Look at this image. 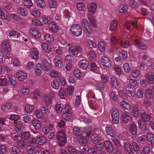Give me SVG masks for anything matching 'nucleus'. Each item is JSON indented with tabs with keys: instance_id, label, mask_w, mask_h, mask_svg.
<instances>
[{
	"instance_id": "f257e3e1",
	"label": "nucleus",
	"mask_w": 154,
	"mask_h": 154,
	"mask_svg": "<svg viewBox=\"0 0 154 154\" xmlns=\"http://www.w3.org/2000/svg\"><path fill=\"white\" fill-rule=\"evenodd\" d=\"M71 34L76 36H79L81 35L82 32V28L79 24H74L70 28Z\"/></svg>"
},
{
	"instance_id": "f03ea898",
	"label": "nucleus",
	"mask_w": 154,
	"mask_h": 154,
	"mask_svg": "<svg viewBox=\"0 0 154 154\" xmlns=\"http://www.w3.org/2000/svg\"><path fill=\"white\" fill-rule=\"evenodd\" d=\"M112 123L118 124L119 122V110L116 108H112L111 110Z\"/></svg>"
},
{
	"instance_id": "7ed1b4c3",
	"label": "nucleus",
	"mask_w": 154,
	"mask_h": 154,
	"mask_svg": "<svg viewBox=\"0 0 154 154\" xmlns=\"http://www.w3.org/2000/svg\"><path fill=\"white\" fill-rule=\"evenodd\" d=\"M57 138L61 145H64L67 140L66 134L63 130H60L58 132Z\"/></svg>"
},
{
	"instance_id": "20e7f679",
	"label": "nucleus",
	"mask_w": 154,
	"mask_h": 154,
	"mask_svg": "<svg viewBox=\"0 0 154 154\" xmlns=\"http://www.w3.org/2000/svg\"><path fill=\"white\" fill-rule=\"evenodd\" d=\"M68 51L73 55H76L79 53L82 52V49L80 46L76 45L75 46H70L68 49Z\"/></svg>"
},
{
	"instance_id": "39448f33",
	"label": "nucleus",
	"mask_w": 154,
	"mask_h": 154,
	"mask_svg": "<svg viewBox=\"0 0 154 154\" xmlns=\"http://www.w3.org/2000/svg\"><path fill=\"white\" fill-rule=\"evenodd\" d=\"M53 61L56 67L59 69L62 68L63 66V60L60 56L59 55L56 56Z\"/></svg>"
},
{
	"instance_id": "423d86ee",
	"label": "nucleus",
	"mask_w": 154,
	"mask_h": 154,
	"mask_svg": "<svg viewBox=\"0 0 154 154\" xmlns=\"http://www.w3.org/2000/svg\"><path fill=\"white\" fill-rule=\"evenodd\" d=\"M97 4L94 2H91L87 5V8L89 12L92 14L95 13L97 9Z\"/></svg>"
},
{
	"instance_id": "0eeeda50",
	"label": "nucleus",
	"mask_w": 154,
	"mask_h": 154,
	"mask_svg": "<svg viewBox=\"0 0 154 154\" xmlns=\"http://www.w3.org/2000/svg\"><path fill=\"white\" fill-rule=\"evenodd\" d=\"M140 116L142 119L146 123L149 122L151 119V116L147 112H143L140 113Z\"/></svg>"
},
{
	"instance_id": "6e6552de",
	"label": "nucleus",
	"mask_w": 154,
	"mask_h": 154,
	"mask_svg": "<svg viewBox=\"0 0 154 154\" xmlns=\"http://www.w3.org/2000/svg\"><path fill=\"white\" fill-rule=\"evenodd\" d=\"M101 62L102 65L104 66L107 68L111 67L110 61L107 57L105 56H102L101 59Z\"/></svg>"
},
{
	"instance_id": "1a4fd4ad",
	"label": "nucleus",
	"mask_w": 154,
	"mask_h": 154,
	"mask_svg": "<svg viewBox=\"0 0 154 154\" xmlns=\"http://www.w3.org/2000/svg\"><path fill=\"white\" fill-rule=\"evenodd\" d=\"M2 48L4 52H9L11 51V45L7 40H5L2 42Z\"/></svg>"
},
{
	"instance_id": "9d476101",
	"label": "nucleus",
	"mask_w": 154,
	"mask_h": 154,
	"mask_svg": "<svg viewBox=\"0 0 154 154\" xmlns=\"http://www.w3.org/2000/svg\"><path fill=\"white\" fill-rule=\"evenodd\" d=\"M105 131L107 135H110L111 137H114L116 136L114 131L110 125H106Z\"/></svg>"
},
{
	"instance_id": "9b49d317",
	"label": "nucleus",
	"mask_w": 154,
	"mask_h": 154,
	"mask_svg": "<svg viewBox=\"0 0 154 154\" xmlns=\"http://www.w3.org/2000/svg\"><path fill=\"white\" fill-rule=\"evenodd\" d=\"M16 77L19 81H23L27 78L26 74L22 71H19L16 73Z\"/></svg>"
},
{
	"instance_id": "f8f14e48",
	"label": "nucleus",
	"mask_w": 154,
	"mask_h": 154,
	"mask_svg": "<svg viewBox=\"0 0 154 154\" xmlns=\"http://www.w3.org/2000/svg\"><path fill=\"white\" fill-rule=\"evenodd\" d=\"M34 72L37 76H39L41 75L42 72V69L41 63H38L37 64L34 68Z\"/></svg>"
},
{
	"instance_id": "ddd939ff",
	"label": "nucleus",
	"mask_w": 154,
	"mask_h": 154,
	"mask_svg": "<svg viewBox=\"0 0 154 154\" xmlns=\"http://www.w3.org/2000/svg\"><path fill=\"white\" fill-rule=\"evenodd\" d=\"M8 13L3 8H0V19L7 20L8 19Z\"/></svg>"
},
{
	"instance_id": "4468645a",
	"label": "nucleus",
	"mask_w": 154,
	"mask_h": 154,
	"mask_svg": "<svg viewBox=\"0 0 154 154\" xmlns=\"http://www.w3.org/2000/svg\"><path fill=\"white\" fill-rule=\"evenodd\" d=\"M145 76L149 84H154V75L152 73L148 72L145 74Z\"/></svg>"
},
{
	"instance_id": "2eb2a0df",
	"label": "nucleus",
	"mask_w": 154,
	"mask_h": 154,
	"mask_svg": "<svg viewBox=\"0 0 154 154\" xmlns=\"http://www.w3.org/2000/svg\"><path fill=\"white\" fill-rule=\"evenodd\" d=\"M89 65L88 62L86 60H81L79 62V67L83 69H87Z\"/></svg>"
},
{
	"instance_id": "dca6fc26",
	"label": "nucleus",
	"mask_w": 154,
	"mask_h": 154,
	"mask_svg": "<svg viewBox=\"0 0 154 154\" xmlns=\"http://www.w3.org/2000/svg\"><path fill=\"white\" fill-rule=\"evenodd\" d=\"M84 129L83 132L85 134L86 136L87 137L91 136V137L92 138L93 136L94 135V133H93L91 127H86L84 128Z\"/></svg>"
},
{
	"instance_id": "f3484780",
	"label": "nucleus",
	"mask_w": 154,
	"mask_h": 154,
	"mask_svg": "<svg viewBox=\"0 0 154 154\" xmlns=\"http://www.w3.org/2000/svg\"><path fill=\"white\" fill-rule=\"evenodd\" d=\"M15 123V130L17 132H21L23 128V124L21 122H16Z\"/></svg>"
},
{
	"instance_id": "a211bd4d",
	"label": "nucleus",
	"mask_w": 154,
	"mask_h": 154,
	"mask_svg": "<svg viewBox=\"0 0 154 154\" xmlns=\"http://www.w3.org/2000/svg\"><path fill=\"white\" fill-rule=\"evenodd\" d=\"M30 53L33 59L36 60L38 58V53L36 48H32L30 50Z\"/></svg>"
},
{
	"instance_id": "6ab92c4d",
	"label": "nucleus",
	"mask_w": 154,
	"mask_h": 154,
	"mask_svg": "<svg viewBox=\"0 0 154 154\" xmlns=\"http://www.w3.org/2000/svg\"><path fill=\"white\" fill-rule=\"evenodd\" d=\"M137 20H135L133 22L131 23L129 22H126L125 25V27L128 30H131V24L136 29L137 28Z\"/></svg>"
},
{
	"instance_id": "aec40b11",
	"label": "nucleus",
	"mask_w": 154,
	"mask_h": 154,
	"mask_svg": "<svg viewBox=\"0 0 154 154\" xmlns=\"http://www.w3.org/2000/svg\"><path fill=\"white\" fill-rule=\"evenodd\" d=\"M106 150L109 152H111L113 149V147L112 142L109 140H107L104 143Z\"/></svg>"
},
{
	"instance_id": "412c9836",
	"label": "nucleus",
	"mask_w": 154,
	"mask_h": 154,
	"mask_svg": "<svg viewBox=\"0 0 154 154\" xmlns=\"http://www.w3.org/2000/svg\"><path fill=\"white\" fill-rule=\"evenodd\" d=\"M12 106V104L11 103H7L2 107L1 110L3 112H7L9 110L11 109Z\"/></svg>"
},
{
	"instance_id": "4be33fe9",
	"label": "nucleus",
	"mask_w": 154,
	"mask_h": 154,
	"mask_svg": "<svg viewBox=\"0 0 154 154\" xmlns=\"http://www.w3.org/2000/svg\"><path fill=\"white\" fill-rule=\"evenodd\" d=\"M30 33L33 37L38 39L41 36L40 34L38 32V30L35 29H31L30 30Z\"/></svg>"
},
{
	"instance_id": "5701e85b",
	"label": "nucleus",
	"mask_w": 154,
	"mask_h": 154,
	"mask_svg": "<svg viewBox=\"0 0 154 154\" xmlns=\"http://www.w3.org/2000/svg\"><path fill=\"white\" fill-rule=\"evenodd\" d=\"M42 62L44 70L48 71L51 69V64L46 59L43 60Z\"/></svg>"
},
{
	"instance_id": "b1692460",
	"label": "nucleus",
	"mask_w": 154,
	"mask_h": 154,
	"mask_svg": "<svg viewBox=\"0 0 154 154\" xmlns=\"http://www.w3.org/2000/svg\"><path fill=\"white\" fill-rule=\"evenodd\" d=\"M125 88L126 91L131 95V96L134 97L135 96V92L130 85H125Z\"/></svg>"
},
{
	"instance_id": "393cba45",
	"label": "nucleus",
	"mask_w": 154,
	"mask_h": 154,
	"mask_svg": "<svg viewBox=\"0 0 154 154\" xmlns=\"http://www.w3.org/2000/svg\"><path fill=\"white\" fill-rule=\"evenodd\" d=\"M124 145L125 150L129 154H133V150L131 145L125 142H124Z\"/></svg>"
},
{
	"instance_id": "a878e982",
	"label": "nucleus",
	"mask_w": 154,
	"mask_h": 154,
	"mask_svg": "<svg viewBox=\"0 0 154 154\" xmlns=\"http://www.w3.org/2000/svg\"><path fill=\"white\" fill-rule=\"evenodd\" d=\"M147 140L149 145L154 144V135L151 133H148L146 135Z\"/></svg>"
},
{
	"instance_id": "bb28decb",
	"label": "nucleus",
	"mask_w": 154,
	"mask_h": 154,
	"mask_svg": "<svg viewBox=\"0 0 154 154\" xmlns=\"http://www.w3.org/2000/svg\"><path fill=\"white\" fill-rule=\"evenodd\" d=\"M118 27V22L116 20H112L109 26V30L112 31L117 28Z\"/></svg>"
},
{
	"instance_id": "cd10ccee",
	"label": "nucleus",
	"mask_w": 154,
	"mask_h": 154,
	"mask_svg": "<svg viewBox=\"0 0 154 154\" xmlns=\"http://www.w3.org/2000/svg\"><path fill=\"white\" fill-rule=\"evenodd\" d=\"M120 105L124 109L130 110L131 108V105L125 101H122L120 102Z\"/></svg>"
},
{
	"instance_id": "c85d7f7f",
	"label": "nucleus",
	"mask_w": 154,
	"mask_h": 154,
	"mask_svg": "<svg viewBox=\"0 0 154 154\" xmlns=\"http://www.w3.org/2000/svg\"><path fill=\"white\" fill-rule=\"evenodd\" d=\"M41 123L38 120H33L32 122V125L35 130H38L41 127Z\"/></svg>"
},
{
	"instance_id": "c756f323",
	"label": "nucleus",
	"mask_w": 154,
	"mask_h": 154,
	"mask_svg": "<svg viewBox=\"0 0 154 154\" xmlns=\"http://www.w3.org/2000/svg\"><path fill=\"white\" fill-rule=\"evenodd\" d=\"M73 133L78 136L82 135L83 133V131L81 128L78 127H75L73 129Z\"/></svg>"
},
{
	"instance_id": "7c9ffc66",
	"label": "nucleus",
	"mask_w": 154,
	"mask_h": 154,
	"mask_svg": "<svg viewBox=\"0 0 154 154\" xmlns=\"http://www.w3.org/2000/svg\"><path fill=\"white\" fill-rule=\"evenodd\" d=\"M43 102L47 106H49L52 103L51 99L47 95H44L43 98Z\"/></svg>"
},
{
	"instance_id": "2f4dec72",
	"label": "nucleus",
	"mask_w": 154,
	"mask_h": 154,
	"mask_svg": "<svg viewBox=\"0 0 154 154\" xmlns=\"http://www.w3.org/2000/svg\"><path fill=\"white\" fill-rule=\"evenodd\" d=\"M135 42L136 45L142 50H145L147 48L146 45L141 42L139 40L136 39L135 40Z\"/></svg>"
},
{
	"instance_id": "473e14b6",
	"label": "nucleus",
	"mask_w": 154,
	"mask_h": 154,
	"mask_svg": "<svg viewBox=\"0 0 154 154\" xmlns=\"http://www.w3.org/2000/svg\"><path fill=\"white\" fill-rule=\"evenodd\" d=\"M146 97L148 99H152L153 97V94L151 89L147 88L145 91Z\"/></svg>"
},
{
	"instance_id": "72a5a7b5",
	"label": "nucleus",
	"mask_w": 154,
	"mask_h": 154,
	"mask_svg": "<svg viewBox=\"0 0 154 154\" xmlns=\"http://www.w3.org/2000/svg\"><path fill=\"white\" fill-rule=\"evenodd\" d=\"M17 11L22 16H26L28 14V12L27 10L22 7H19L17 9Z\"/></svg>"
},
{
	"instance_id": "f704fd0d",
	"label": "nucleus",
	"mask_w": 154,
	"mask_h": 154,
	"mask_svg": "<svg viewBox=\"0 0 154 154\" xmlns=\"http://www.w3.org/2000/svg\"><path fill=\"white\" fill-rule=\"evenodd\" d=\"M49 27L52 32H57L58 31V27L54 22H51L49 23Z\"/></svg>"
},
{
	"instance_id": "c9c22d12",
	"label": "nucleus",
	"mask_w": 154,
	"mask_h": 154,
	"mask_svg": "<svg viewBox=\"0 0 154 154\" xmlns=\"http://www.w3.org/2000/svg\"><path fill=\"white\" fill-rule=\"evenodd\" d=\"M34 107L32 105L27 104L24 107V110L27 113H30L33 110Z\"/></svg>"
},
{
	"instance_id": "e433bc0d",
	"label": "nucleus",
	"mask_w": 154,
	"mask_h": 154,
	"mask_svg": "<svg viewBox=\"0 0 154 154\" xmlns=\"http://www.w3.org/2000/svg\"><path fill=\"white\" fill-rule=\"evenodd\" d=\"M62 117L65 120H69L72 118V113L71 112H64L62 114Z\"/></svg>"
},
{
	"instance_id": "4c0bfd02",
	"label": "nucleus",
	"mask_w": 154,
	"mask_h": 154,
	"mask_svg": "<svg viewBox=\"0 0 154 154\" xmlns=\"http://www.w3.org/2000/svg\"><path fill=\"white\" fill-rule=\"evenodd\" d=\"M122 119L125 122H128L131 120V117L129 114L124 113L122 114Z\"/></svg>"
},
{
	"instance_id": "58836bf2",
	"label": "nucleus",
	"mask_w": 154,
	"mask_h": 154,
	"mask_svg": "<svg viewBox=\"0 0 154 154\" xmlns=\"http://www.w3.org/2000/svg\"><path fill=\"white\" fill-rule=\"evenodd\" d=\"M37 141L39 145H42L45 143L46 140L45 137L42 136H38L37 138Z\"/></svg>"
},
{
	"instance_id": "ea45409f",
	"label": "nucleus",
	"mask_w": 154,
	"mask_h": 154,
	"mask_svg": "<svg viewBox=\"0 0 154 154\" xmlns=\"http://www.w3.org/2000/svg\"><path fill=\"white\" fill-rule=\"evenodd\" d=\"M129 129L131 133L134 135L137 134V128L136 125L134 123H131L129 126Z\"/></svg>"
},
{
	"instance_id": "a19ab883",
	"label": "nucleus",
	"mask_w": 154,
	"mask_h": 154,
	"mask_svg": "<svg viewBox=\"0 0 154 154\" xmlns=\"http://www.w3.org/2000/svg\"><path fill=\"white\" fill-rule=\"evenodd\" d=\"M36 2L38 8H43L46 7V4L44 0H37Z\"/></svg>"
},
{
	"instance_id": "79ce46f5",
	"label": "nucleus",
	"mask_w": 154,
	"mask_h": 154,
	"mask_svg": "<svg viewBox=\"0 0 154 154\" xmlns=\"http://www.w3.org/2000/svg\"><path fill=\"white\" fill-rule=\"evenodd\" d=\"M55 110L57 113H60L62 112L63 105L61 103H57L55 106Z\"/></svg>"
},
{
	"instance_id": "37998d69",
	"label": "nucleus",
	"mask_w": 154,
	"mask_h": 154,
	"mask_svg": "<svg viewBox=\"0 0 154 154\" xmlns=\"http://www.w3.org/2000/svg\"><path fill=\"white\" fill-rule=\"evenodd\" d=\"M45 40L50 43H52L54 41V39L52 35L49 34H46L44 36Z\"/></svg>"
},
{
	"instance_id": "c03bdc74",
	"label": "nucleus",
	"mask_w": 154,
	"mask_h": 154,
	"mask_svg": "<svg viewBox=\"0 0 154 154\" xmlns=\"http://www.w3.org/2000/svg\"><path fill=\"white\" fill-rule=\"evenodd\" d=\"M132 113L133 116L137 117L139 116V110L138 107L136 106H133L132 110Z\"/></svg>"
},
{
	"instance_id": "a18cd8bd",
	"label": "nucleus",
	"mask_w": 154,
	"mask_h": 154,
	"mask_svg": "<svg viewBox=\"0 0 154 154\" xmlns=\"http://www.w3.org/2000/svg\"><path fill=\"white\" fill-rule=\"evenodd\" d=\"M51 85L52 87L55 89H58L60 86L59 82L56 80H54L51 82Z\"/></svg>"
},
{
	"instance_id": "49530a36",
	"label": "nucleus",
	"mask_w": 154,
	"mask_h": 154,
	"mask_svg": "<svg viewBox=\"0 0 154 154\" xmlns=\"http://www.w3.org/2000/svg\"><path fill=\"white\" fill-rule=\"evenodd\" d=\"M87 55L88 57L91 60H94L96 57L95 52L92 51H90L88 52Z\"/></svg>"
},
{
	"instance_id": "de8ad7c7",
	"label": "nucleus",
	"mask_w": 154,
	"mask_h": 154,
	"mask_svg": "<svg viewBox=\"0 0 154 154\" xmlns=\"http://www.w3.org/2000/svg\"><path fill=\"white\" fill-rule=\"evenodd\" d=\"M129 5L133 9L136 8L138 6L137 3L135 0H130L129 1Z\"/></svg>"
},
{
	"instance_id": "09e8293b",
	"label": "nucleus",
	"mask_w": 154,
	"mask_h": 154,
	"mask_svg": "<svg viewBox=\"0 0 154 154\" xmlns=\"http://www.w3.org/2000/svg\"><path fill=\"white\" fill-rule=\"evenodd\" d=\"M98 47L100 51L103 52L105 50L106 44L104 42H100L98 44Z\"/></svg>"
},
{
	"instance_id": "8fccbe9b",
	"label": "nucleus",
	"mask_w": 154,
	"mask_h": 154,
	"mask_svg": "<svg viewBox=\"0 0 154 154\" xmlns=\"http://www.w3.org/2000/svg\"><path fill=\"white\" fill-rule=\"evenodd\" d=\"M138 124L139 127H140L141 130L143 131H147V128L145 124L142 123L141 120H139L138 122Z\"/></svg>"
},
{
	"instance_id": "3c124183",
	"label": "nucleus",
	"mask_w": 154,
	"mask_h": 154,
	"mask_svg": "<svg viewBox=\"0 0 154 154\" xmlns=\"http://www.w3.org/2000/svg\"><path fill=\"white\" fill-rule=\"evenodd\" d=\"M123 69L125 72H128L131 70V67L129 63H125L123 64Z\"/></svg>"
},
{
	"instance_id": "603ef678",
	"label": "nucleus",
	"mask_w": 154,
	"mask_h": 154,
	"mask_svg": "<svg viewBox=\"0 0 154 154\" xmlns=\"http://www.w3.org/2000/svg\"><path fill=\"white\" fill-rule=\"evenodd\" d=\"M24 4L25 7L29 8H30L33 6V3L30 0H25Z\"/></svg>"
},
{
	"instance_id": "864d4df0",
	"label": "nucleus",
	"mask_w": 154,
	"mask_h": 154,
	"mask_svg": "<svg viewBox=\"0 0 154 154\" xmlns=\"http://www.w3.org/2000/svg\"><path fill=\"white\" fill-rule=\"evenodd\" d=\"M20 35L19 33L14 30L10 31L9 34V36L10 38H11L12 36H15V38H18Z\"/></svg>"
},
{
	"instance_id": "5fc2aeb1",
	"label": "nucleus",
	"mask_w": 154,
	"mask_h": 154,
	"mask_svg": "<svg viewBox=\"0 0 154 154\" xmlns=\"http://www.w3.org/2000/svg\"><path fill=\"white\" fill-rule=\"evenodd\" d=\"M48 5L50 8H54L57 5V1L56 0H48Z\"/></svg>"
},
{
	"instance_id": "6e6d98bb",
	"label": "nucleus",
	"mask_w": 154,
	"mask_h": 154,
	"mask_svg": "<svg viewBox=\"0 0 154 154\" xmlns=\"http://www.w3.org/2000/svg\"><path fill=\"white\" fill-rule=\"evenodd\" d=\"M110 82L112 86L115 88H117L118 87L119 84L118 83L117 79L114 77L111 78Z\"/></svg>"
},
{
	"instance_id": "4d7b16f0",
	"label": "nucleus",
	"mask_w": 154,
	"mask_h": 154,
	"mask_svg": "<svg viewBox=\"0 0 154 154\" xmlns=\"http://www.w3.org/2000/svg\"><path fill=\"white\" fill-rule=\"evenodd\" d=\"M8 83L10 85L12 86H14L16 84V82L15 80L13 79L11 75H8Z\"/></svg>"
},
{
	"instance_id": "13d9d810",
	"label": "nucleus",
	"mask_w": 154,
	"mask_h": 154,
	"mask_svg": "<svg viewBox=\"0 0 154 154\" xmlns=\"http://www.w3.org/2000/svg\"><path fill=\"white\" fill-rule=\"evenodd\" d=\"M128 7L127 5H122L118 8L119 11L121 13H124L128 9Z\"/></svg>"
},
{
	"instance_id": "bf43d9fd",
	"label": "nucleus",
	"mask_w": 154,
	"mask_h": 154,
	"mask_svg": "<svg viewBox=\"0 0 154 154\" xmlns=\"http://www.w3.org/2000/svg\"><path fill=\"white\" fill-rule=\"evenodd\" d=\"M83 29L85 32L89 35H91L93 33L91 27L90 25L84 28Z\"/></svg>"
},
{
	"instance_id": "052dcab7",
	"label": "nucleus",
	"mask_w": 154,
	"mask_h": 154,
	"mask_svg": "<svg viewBox=\"0 0 154 154\" xmlns=\"http://www.w3.org/2000/svg\"><path fill=\"white\" fill-rule=\"evenodd\" d=\"M35 149V147L31 146V145H29L27 147L26 151L28 154H31L33 152Z\"/></svg>"
},
{
	"instance_id": "680f3d73",
	"label": "nucleus",
	"mask_w": 154,
	"mask_h": 154,
	"mask_svg": "<svg viewBox=\"0 0 154 154\" xmlns=\"http://www.w3.org/2000/svg\"><path fill=\"white\" fill-rule=\"evenodd\" d=\"M40 12L38 10H34L31 13V15L35 18H38L40 17Z\"/></svg>"
},
{
	"instance_id": "e2e57ef3",
	"label": "nucleus",
	"mask_w": 154,
	"mask_h": 154,
	"mask_svg": "<svg viewBox=\"0 0 154 154\" xmlns=\"http://www.w3.org/2000/svg\"><path fill=\"white\" fill-rule=\"evenodd\" d=\"M30 135L29 132L26 131L21 134L20 137L22 139L26 140L29 138Z\"/></svg>"
},
{
	"instance_id": "0e129e2a",
	"label": "nucleus",
	"mask_w": 154,
	"mask_h": 154,
	"mask_svg": "<svg viewBox=\"0 0 154 154\" xmlns=\"http://www.w3.org/2000/svg\"><path fill=\"white\" fill-rule=\"evenodd\" d=\"M144 94V92L142 89L140 88L138 89L137 93L136 95L138 98H142L143 97V94Z\"/></svg>"
},
{
	"instance_id": "69168bd1",
	"label": "nucleus",
	"mask_w": 154,
	"mask_h": 154,
	"mask_svg": "<svg viewBox=\"0 0 154 154\" xmlns=\"http://www.w3.org/2000/svg\"><path fill=\"white\" fill-rule=\"evenodd\" d=\"M104 147V145L102 143H100L94 145V148L95 149L100 151L102 150Z\"/></svg>"
},
{
	"instance_id": "338daca9",
	"label": "nucleus",
	"mask_w": 154,
	"mask_h": 154,
	"mask_svg": "<svg viewBox=\"0 0 154 154\" xmlns=\"http://www.w3.org/2000/svg\"><path fill=\"white\" fill-rule=\"evenodd\" d=\"M11 150L13 154H18L20 152V149L16 146H13L12 147Z\"/></svg>"
},
{
	"instance_id": "774afa93",
	"label": "nucleus",
	"mask_w": 154,
	"mask_h": 154,
	"mask_svg": "<svg viewBox=\"0 0 154 154\" xmlns=\"http://www.w3.org/2000/svg\"><path fill=\"white\" fill-rule=\"evenodd\" d=\"M150 150L149 147L145 146L141 151V154H149L150 153Z\"/></svg>"
}]
</instances>
